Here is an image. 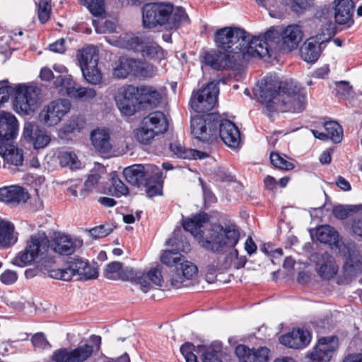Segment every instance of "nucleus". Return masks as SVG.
<instances>
[{"label": "nucleus", "instance_id": "f257e3e1", "mask_svg": "<svg viewBox=\"0 0 362 362\" xmlns=\"http://www.w3.org/2000/svg\"><path fill=\"white\" fill-rule=\"evenodd\" d=\"M209 220V216L206 213L197 214L183 221L182 227L198 239L202 247L213 252L223 253L238 244L240 232L235 225L223 226L220 223H214L202 230L204 224Z\"/></svg>", "mask_w": 362, "mask_h": 362}, {"label": "nucleus", "instance_id": "f03ea898", "mask_svg": "<svg viewBox=\"0 0 362 362\" xmlns=\"http://www.w3.org/2000/svg\"><path fill=\"white\" fill-rule=\"evenodd\" d=\"M260 102L270 112L282 110L300 112L305 109V95L291 81H279L276 76H267L258 90Z\"/></svg>", "mask_w": 362, "mask_h": 362}, {"label": "nucleus", "instance_id": "7ed1b4c3", "mask_svg": "<svg viewBox=\"0 0 362 362\" xmlns=\"http://www.w3.org/2000/svg\"><path fill=\"white\" fill-rule=\"evenodd\" d=\"M216 47L241 62L250 60L252 50L250 34L245 30L235 27L218 29L214 35Z\"/></svg>", "mask_w": 362, "mask_h": 362}, {"label": "nucleus", "instance_id": "20e7f679", "mask_svg": "<svg viewBox=\"0 0 362 362\" xmlns=\"http://www.w3.org/2000/svg\"><path fill=\"white\" fill-rule=\"evenodd\" d=\"M49 275L53 279L66 281L71 280L75 275L79 276L81 279L89 280L96 279L98 271L97 267L90 265L79 257H69L63 268L51 269Z\"/></svg>", "mask_w": 362, "mask_h": 362}, {"label": "nucleus", "instance_id": "39448f33", "mask_svg": "<svg viewBox=\"0 0 362 362\" xmlns=\"http://www.w3.org/2000/svg\"><path fill=\"white\" fill-rule=\"evenodd\" d=\"M219 122L220 115L217 113L195 115L191 119V133L200 141L211 142L217 138Z\"/></svg>", "mask_w": 362, "mask_h": 362}, {"label": "nucleus", "instance_id": "423d86ee", "mask_svg": "<svg viewBox=\"0 0 362 362\" xmlns=\"http://www.w3.org/2000/svg\"><path fill=\"white\" fill-rule=\"evenodd\" d=\"M280 38L281 32L274 26L270 27L264 34L250 35L251 57H272L275 49L280 50Z\"/></svg>", "mask_w": 362, "mask_h": 362}, {"label": "nucleus", "instance_id": "0eeeda50", "mask_svg": "<svg viewBox=\"0 0 362 362\" xmlns=\"http://www.w3.org/2000/svg\"><path fill=\"white\" fill-rule=\"evenodd\" d=\"M218 84V81H211L197 92H193L189 104L194 112L204 113L215 107L219 94Z\"/></svg>", "mask_w": 362, "mask_h": 362}, {"label": "nucleus", "instance_id": "6e6552de", "mask_svg": "<svg viewBox=\"0 0 362 362\" xmlns=\"http://www.w3.org/2000/svg\"><path fill=\"white\" fill-rule=\"evenodd\" d=\"M49 240L45 233L30 237V240L23 252L15 258L13 264L24 267L37 258H43L49 250Z\"/></svg>", "mask_w": 362, "mask_h": 362}, {"label": "nucleus", "instance_id": "1a4fd4ad", "mask_svg": "<svg viewBox=\"0 0 362 362\" xmlns=\"http://www.w3.org/2000/svg\"><path fill=\"white\" fill-rule=\"evenodd\" d=\"M173 11V5L163 3H148L142 8V20L144 28H153L158 25H165L167 28L169 15Z\"/></svg>", "mask_w": 362, "mask_h": 362}, {"label": "nucleus", "instance_id": "9d476101", "mask_svg": "<svg viewBox=\"0 0 362 362\" xmlns=\"http://www.w3.org/2000/svg\"><path fill=\"white\" fill-rule=\"evenodd\" d=\"M71 103L67 99H58L45 106L39 114V120L45 125L52 127L59 124L69 112Z\"/></svg>", "mask_w": 362, "mask_h": 362}, {"label": "nucleus", "instance_id": "9b49d317", "mask_svg": "<svg viewBox=\"0 0 362 362\" xmlns=\"http://www.w3.org/2000/svg\"><path fill=\"white\" fill-rule=\"evenodd\" d=\"M138 88L128 85L120 88L115 96L117 106L122 114L133 115L139 109Z\"/></svg>", "mask_w": 362, "mask_h": 362}, {"label": "nucleus", "instance_id": "f8f14e48", "mask_svg": "<svg viewBox=\"0 0 362 362\" xmlns=\"http://www.w3.org/2000/svg\"><path fill=\"white\" fill-rule=\"evenodd\" d=\"M13 107L17 113L24 115L33 112L37 101V94L33 88L24 85L16 87Z\"/></svg>", "mask_w": 362, "mask_h": 362}, {"label": "nucleus", "instance_id": "ddd939ff", "mask_svg": "<svg viewBox=\"0 0 362 362\" xmlns=\"http://www.w3.org/2000/svg\"><path fill=\"white\" fill-rule=\"evenodd\" d=\"M94 348L85 344L74 349L61 348L55 350L52 356L53 362H85L92 356Z\"/></svg>", "mask_w": 362, "mask_h": 362}, {"label": "nucleus", "instance_id": "4468645a", "mask_svg": "<svg viewBox=\"0 0 362 362\" xmlns=\"http://www.w3.org/2000/svg\"><path fill=\"white\" fill-rule=\"evenodd\" d=\"M338 347L339 341L336 336L322 337L306 358L309 362H329Z\"/></svg>", "mask_w": 362, "mask_h": 362}, {"label": "nucleus", "instance_id": "2eb2a0df", "mask_svg": "<svg viewBox=\"0 0 362 362\" xmlns=\"http://www.w3.org/2000/svg\"><path fill=\"white\" fill-rule=\"evenodd\" d=\"M166 245L175 248L164 251L160 256V261L168 267H175V269H178L179 263L184 258L180 252H187L190 250V245L185 240L181 239L179 241L175 237L168 239L166 241Z\"/></svg>", "mask_w": 362, "mask_h": 362}, {"label": "nucleus", "instance_id": "dca6fc26", "mask_svg": "<svg viewBox=\"0 0 362 362\" xmlns=\"http://www.w3.org/2000/svg\"><path fill=\"white\" fill-rule=\"evenodd\" d=\"M23 137L32 144L35 149L45 148L51 141V136L45 128L31 122L24 124Z\"/></svg>", "mask_w": 362, "mask_h": 362}, {"label": "nucleus", "instance_id": "f3484780", "mask_svg": "<svg viewBox=\"0 0 362 362\" xmlns=\"http://www.w3.org/2000/svg\"><path fill=\"white\" fill-rule=\"evenodd\" d=\"M327 37H325L324 31L321 34L308 39L300 48V54L301 58L306 62H315L322 52L321 45L324 42H327Z\"/></svg>", "mask_w": 362, "mask_h": 362}, {"label": "nucleus", "instance_id": "a211bd4d", "mask_svg": "<svg viewBox=\"0 0 362 362\" xmlns=\"http://www.w3.org/2000/svg\"><path fill=\"white\" fill-rule=\"evenodd\" d=\"M204 62L206 65L216 70L233 69L242 63L221 49L211 50L206 52L204 56Z\"/></svg>", "mask_w": 362, "mask_h": 362}, {"label": "nucleus", "instance_id": "6ab92c4d", "mask_svg": "<svg viewBox=\"0 0 362 362\" xmlns=\"http://www.w3.org/2000/svg\"><path fill=\"white\" fill-rule=\"evenodd\" d=\"M18 122L11 112H0V145L12 142L18 135Z\"/></svg>", "mask_w": 362, "mask_h": 362}, {"label": "nucleus", "instance_id": "aec40b11", "mask_svg": "<svg viewBox=\"0 0 362 362\" xmlns=\"http://www.w3.org/2000/svg\"><path fill=\"white\" fill-rule=\"evenodd\" d=\"M310 260L317 265L319 276L323 279H329L338 272V267L335 264L334 257L327 252H314L310 256Z\"/></svg>", "mask_w": 362, "mask_h": 362}, {"label": "nucleus", "instance_id": "412c9836", "mask_svg": "<svg viewBox=\"0 0 362 362\" xmlns=\"http://www.w3.org/2000/svg\"><path fill=\"white\" fill-rule=\"evenodd\" d=\"M218 135L229 147L235 148L240 143V132L238 127L228 119H221L218 124Z\"/></svg>", "mask_w": 362, "mask_h": 362}, {"label": "nucleus", "instance_id": "4be33fe9", "mask_svg": "<svg viewBox=\"0 0 362 362\" xmlns=\"http://www.w3.org/2000/svg\"><path fill=\"white\" fill-rule=\"evenodd\" d=\"M334 17L335 23L351 28L354 23V4L352 0H335Z\"/></svg>", "mask_w": 362, "mask_h": 362}, {"label": "nucleus", "instance_id": "5701e85b", "mask_svg": "<svg viewBox=\"0 0 362 362\" xmlns=\"http://www.w3.org/2000/svg\"><path fill=\"white\" fill-rule=\"evenodd\" d=\"M303 32L299 25H291L281 31L280 50L291 52L296 49L301 41Z\"/></svg>", "mask_w": 362, "mask_h": 362}, {"label": "nucleus", "instance_id": "b1692460", "mask_svg": "<svg viewBox=\"0 0 362 362\" xmlns=\"http://www.w3.org/2000/svg\"><path fill=\"white\" fill-rule=\"evenodd\" d=\"M29 194L20 186L11 185L0 188V202L12 206L27 202Z\"/></svg>", "mask_w": 362, "mask_h": 362}, {"label": "nucleus", "instance_id": "393cba45", "mask_svg": "<svg viewBox=\"0 0 362 362\" xmlns=\"http://www.w3.org/2000/svg\"><path fill=\"white\" fill-rule=\"evenodd\" d=\"M311 336L308 330L297 329L279 338L281 344L292 349H303L310 341Z\"/></svg>", "mask_w": 362, "mask_h": 362}, {"label": "nucleus", "instance_id": "a878e982", "mask_svg": "<svg viewBox=\"0 0 362 362\" xmlns=\"http://www.w3.org/2000/svg\"><path fill=\"white\" fill-rule=\"evenodd\" d=\"M235 352L240 362H267L269 360V350L266 347L254 351L240 344L236 346Z\"/></svg>", "mask_w": 362, "mask_h": 362}, {"label": "nucleus", "instance_id": "bb28decb", "mask_svg": "<svg viewBox=\"0 0 362 362\" xmlns=\"http://www.w3.org/2000/svg\"><path fill=\"white\" fill-rule=\"evenodd\" d=\"M155 165L145 167L142 165H134L124 168L123 175L126 180L131 185L141 186L146 182L148 176L151 174V168Z\"/></svg>", "mask_w": 362, "mask_h": 362}, {"label": "nucleus", "instance_id": "cd10ccee", "mask_svg": "<svg viewBox=\"0 0 362 362\" xmlns=\"http://www.w3.org/2000/svg\"><path fill=\"white\" fill-rule=\"evenodd\" d=\"M137 88L139 107H155L160 103L161 95L154 87L140 86Z\"/></svg>", "mask_w": 362, "mask_h": 362}, {"label": "nucleus", "instance_id": "c85d7f7f", "mask_svg": "<svg viewBox=\"0 0 362 362\" xmlns=\"http://www.w3.org/2000/svg\"><path fill=\"white\" fill-rule=\"evenodd\" d=\"M197 272V267L193 263L182 259L176 269V274L171 279V284L173 287L178 288L183 285L184 280L190 279Z\"/></svg>", "mask_w": 362, "mask_h": 362}, {"label": "nucleus", "instance_id": "c756f323", "mask_svg": "<svg viewBox=\"0 0 362 362\" xmlns=\"http://www.w3.org/2000/svg\"><path fill=\"white\" fill-rule=\"evenodd\" d=\"M92 144L97 152L101 155L108 154L111 149L110 134L105 129H95L90 135Z\"/></svg>", "mask_w": 362, "mask_h": 362}, {"label": "nucleus", "instance_id": "7c9ffc66", "mask_svg": "<svg viewBox=\"0 0 362 362\" xmlns=\"http://www.w3.org/2000/svg\"><path fill=\"white\" fill-rule=\"evenodd\" d=\"M142 124H145L149 129H153L157 134H161L166 132L168 129V122L165 115L160 111H156L150 113L142 120Z\"/></svg>", "mask_w": 362, "mask_h": 362}, {"label": "nucleus", "instance_id": "2f4dec72", "mask_svg": "<svg viewBox=\"0 0 362 362\" xmlns=\"http://www.w3.org/2000/svg\"><path fill=\"white\" fill-rule=\"evenodd\" d=\"M0 156L8 164L15 166L23 165V150L16 148L13 145V141L0 145Z\"/></svg>", "mask_w": 362, "mask_h": 362}, {"label": "nucleus", "instance_id": "473e14b6", "mask_svg": "<svg viewBox=\"0 0 362 362\" xmlns=\"http://www.w3.org/2000/svg\"><path fill=\"white\" fill-rule=\"evenodd\" d=\"M151 174L148 176L144 186L146 187L147 196L153 197L162 194V171L158 167L151 168Z\"/></svg>", "mask_w": 362, "mask_h": 362}, {"label": "nucleus", "instance_id": "72a5a7b5", "mask_svg": "<svg viewBox=\"0 0 362 362\" xmlns=\"http://www.w3.org/2000/svg\"><path fill=\"white\" fill-rule=\"evenodd\" d=\"M51 248L57 253L62 255H70L76 250V245L72 241V239L64 234H59L56 235L51 243H49V247Z\"/></svg>", "mask_w": 362, "mask_h": 362}, {"label": "nucleus", "instance_id": "f704fd0d", "mask_svg": "<svg viewBox=\"0 0 362 362\" xmlns=\"http://www.w3.org/2000/svg\"><path fill=\"white\" fill-rule=\"evenodd\" d=\"M140 54L144 59L158 62L167 56V52L149 37H147Z\"/></svg>", "mask_w": 362, "mask_h": 362}, {"label": "nucleus", "instance_id": "c9c22d12", "mask_svg": "<svg viewBox=\"0 0 362 362\" xmlns=\"http://www.w3.org/2000/svg\"><path fill=\"white\" fill-rule=\"evenodd\" d=\"M223 344L220 341H214L210 345H199L197 352L202 353L203 362H223L221 357Z\"/></svg>", "mask_w": 362, "mask_h": 362}, {"label": "nucleus", "instance_id": "e433bc0d", "mask_svg": "<svg viewBox=\"0 0 362 362\" xmlns=\"http://www.w3.org/2000/svg\"><path fill=\"white\" fill-rule=\"evenodd\" d=\"M144 277V272L132 267H125L119 272L120 279L139 284L143 292L146 293L149 290V282Z\"/></svg>", "mask_w": 362, "mask_h": 362}, {"label": "nucleus", "instance_id": "4c0bfd02", "mask_svg": "<svg viewBox=\"0 0 362 362\" xmlns=\"http://www.w3.org/2000/svg\"><path fill=\"white\" fill-rule=\"evenodd\" d=\"M146 38L147 36L141 35L125 34L120 37L118 42L119 45L124 49L141 53Z\"/></svg>", "mask_w": 362, "mask_h": 362}, {"label": "nucleus", "instance_id": "58836bf2", "mask_svg": "<svg viewBox=\"0 0 362 362\" xmlns=\"http://www.w3.org/2000/svg\"><path fill=\"white\" fill-rule=\"evenodd\" d=\"M14 225L8 221H0V245L4 248L13 245L18 240L14 234Z\"/></svg>", "mask_w": 362, "mask_h": 362}, {"label": "nucleus", "instance_id": "ea45409f", "mask_svg": "<svg viewBox=\"0 0 362 362\" xmlns=\"http://www.w3.org/2000/svg\"><path fill=\"white\" fill-rule=\"evenodd\" d=\"M333 15L332 9L326 6L320 8L315 13L316 18L327 26L325 30H322L325 32V35H327V40H330L336 34V26L332 21Z\"/></svg>", "mask_w": 362, "mask_h": 362}, {"label": "nucleus", "instance_id": "a19ab883", "mask_svg": "<svg viewBox=\"0 0 362 362\" xmlns=\"http://www.w3.org/2000/svg\"><path fill=\"white\" fill-rule=\"evenodd\" d=\"M317 240L324 244L339 247V233L329 226H322L317 229Z\"/></svg>", "mask_w": 362, "mask_h": 362}, {"label": "nucleus", "instance_id": "79ce46f5", "mask_svg": "<svg viewBox=\"0 0 362 362\" xmlns=\"http://www.w3.org/2000/svg\"><path fill=\"white\" fill-rule=\"evenodd\" d=\"M170 149L174 153L178 158L182 159H195L197 158H204L207 156L208 154L206 153L201 152L197 150L192 148H186L185 146L181 145L178 141L170 144Z\"/></svg>", "mask_w": 362, "mask_h": 362}, {"label": "nucleus", "instance_id": "37998d69", "mask_svg": "<svg viewBox=\"0 0 362 362\" xmlns=\"http://www.w3.org/2000/svg\"><path fill=\"white\" fill-rule=\"evenodd\" d=\"M135 59L120 58L113 69V75L117 78H126L129 75L134 76Z\"/></svg>", "mask_w": 362, "mask_h": 362}, {"label": "nucleus", "instance_id": "c03bdc74", "mask_svg": "<svg viewBox=\"0 0 362 362\" xmlns=\"http://www.w3.org/2000/svg\"><path fill=\"white\" fill-rule=\"evenodd\" d=\"M78 57L81 70L89 66L92 68L98 66V55L95 53L93 47H88L83 49Z\"/></svg>", "mask_w": 362, "mask_h": 362}, {"label": "nucleus", "instance_id": "a18cd8bd", "mask_svg": "<svg viewBox=\"0 0 362 362\" xmlns=\"http://www.w3.org/2000/svg\"><path fill=\"white\" fill-rule=\"evenodd\" d=\"M189 18L185 9L180 6L174 8L169 15L166 29H177L182 23H189Z\"/></svg>", "mask_w": 362, "mask_h": 362}, {"label": "nucleus", "instance_id": "49530a36", "mask_svg": "<svg viewBox=\"0 0 362 362\" xmlns=\"http://www.w3.org/2000/svg\"><path fill=\"white\" fill-rule=\"evenodd\" d=\"M325 129L328 135V139L334 144H339L343 138V129L341 126L335 121L326 122L324 124Z\"/></svg>", "mask_w": 362, "mask_h": 362}, {"label": "nucleus", "instance_id": "de8ad7c7", "mask_svg": "<svg viewBox=\"0 0 362 362\" xmlns=\"http://www.w3.org/2000/svg\"><path fill=\"white\" fill-rule=\"evenodd\" d=\"M134 76L137 78H152L156 74V68L152 64L135 59Z\"/></svg>", "mask_w": 362, "mask_h": 362}, {"label": "nucleus", "instance_id": "09e8293b", "mask_svg": "<svg viewBox=\"0 0 362 362\" xmlns=\"http://www.w3.org/2000/svg\"><path fill=\"white\" fill-rule=\"evenodd\" d=\"M54 86L56 88L60 87L62 90H64L70 98L73 97L71 92H74L77 88L71 76L68 75L57 76L54 81Z\"/></svg>", "mask_w": 362, "mask_h": 362}, {"label": "nucleus", "instance_id": "8fccbe9b", "mask_svg": "<svg viewBox=\"0 0 362 362\" xmlns=\"http://www.w3.org/2000/svg\"><path fill=\"white\" fill-rule=\"evenodd\" d=\"M104 171V166L100 164H98L97 169L90 172L87 180L84 182V189L81 192V195H84L83 194L85 192H90L93 189L101 178V173Z\"/></svg>", "mask_w": 362, "mask_h": 362}, {"label": "nucleus", "instance_id": "3c124183", "mask_svg": "<svg viewBox=\"0 0 362 362\" xmlns=\"http://www.w3.org/2000/svg\"><path fill=\"white\" fill-rule=\"evenodd\" d=\"M136 139L141 144H149L153 138L158 135L153 129H149L145 124L141 123L140 128L135 130Z\"/></svg>", "mask_w": 362, "mask_h": 362}, {"label": "nucleus", "instance_id": "603ef678", "mask_svg": "<svg viewBox=\"0 0 362 362\" xmlns=\"http://www.w3.org/2000/svg\"><path fill=\"white\" fill-rule=\"evenodd\" d=\"M59 160L62 167H69L71 169L80 168L81 163L74 153L62 152L59 156Z\"/></svg>", "mask_w": 362, "mask_h": 362}, {"label": "nucleus", "instance_id": "864d4df0", "mask_svg": "<svg viewBox=\"0 0 362 362\" xmlns=\"http://www.w3.org/2000/svg\"><path fill=\"white\" fill-rule=\"evenodd\" d=\"M334 91L336 96L343 99H348L354 94L352 86L346 81L336 82Z\"/></svg>", "mask_w": 362, "mask_h": 362}, {"label": "nucleus", "instance_id": "5fc2aeb1", "mask_svg": "<svg viewBox=\"0 0 362 362\" xmlns=\"http://www.w3.org/2000/svg\"><path fill=\"white\" fill-rule=\"evenodd\" d=\"M52 11L51 0H40L37 4L38 19L42 23H47Z\"/></svg>", "mask_w": 362, "mask_h": 362}, {"label": "nucleus", "instance_id": "6e6d98bb", "mask_svg": "<svg viewBox=\"0 0 362 362\" xmlns=\"http://www.w3.org/2000/svg\"><path fill=\"white\" fill-rule=\"evenodd\" d=\"M95 16H101L104 11V0H79Z\"/></svg>", "mask_w": 362, "mask_h": 362}, {"label": "nucleus", "instance_id": "4d7b16f0", "mask_svg": "<svg viewBox=\"0 0 362 362\" xmlns=\"http://www.w3.org/2000/svg\"><path fill=\"white\" fill-rule=\"evenodd\" d=\"M83 76L86 81L89 83L96 85L100 83L102 80V74L98 66L87 67L81 70Z\"/></svg>", "mask_w": 362, "mask_h": 362}, {"label": "nucleus", "instance_id": "13d9d810", "mask_svg": "<svg viewBox=\"0 0 362 362\" xmlns=\"http://www.w3.org/2000/svg\"><path fill=\"white\" fill-rule=\"evenodd\" d=\"M270 160L275 168L279 169L290 170L294 168V165L284 159L279 153L272 152Z\"/></svg>", "mask_w": 362, "mask_h": 362}, {"label": "nucleus", "instance_id": "bf43d9fd", "mask_svg": "<svg viewBox=\"0 0 362 362\" xmlns=\"http://www.w3.org/2000/svg\"><path fill=\"white\" fill-rule=\"evenodd\" d=\"M113 228L112 225L105 223L90 229L88 233L93 239H98L107 236L112 232Z\"/></svg>", "mask_w": 362, "mask_h": 362}, {"label": "nucleus", "instance_id": "052dcab7", "mask_svg": "<svg viewBox=\"0 0 362 362\" xmlns=\"http://www.w3.org/2000/svg\"><path fill=\"white\" fill-rule=\"evenodd\" d=\"M71 98L82 100L93 99L96 96V91L93 88L78 86L74 92H71Z\"/></svg>", "mask_w": 362, "mask_h": 362}, {"label": "nucleus", "instance_id": "680f3d73", "mask_svg": "<svg viewBox=\"0 0 362 362\" xmlns=\"http://www.w3.org/2000/svg\"><path fill=\"white\" fill-rule=\"evenodd\" d=\"M122 268V264L119 262H112L106 265L104 276L109 279L115 280L119 279V272Z\"/></svg>", "mask_w": 362, "mask_h": 362}, {"label": "nucleus", "instance_id": "e2e57ef3", "mask_svg": "<svg viewBox=\"0 0 362 362\" xmlns=\"http://www.w3.org/2000/svg\"><path fill=\"white\" fill-rule=\"evenodd\" d=\"M357 206H335L332 209V214L337 218L344 220L348 218L350 212L357 211Z\"/></svg>", "mask_w": 362, "mask_h": 362}, {"label": "nucleus", "instance_id": "0e129e2a", "mask_svg": "<svg viewBox=\"0 0 362 362\" xmlns=\"http://www.w3.org/2000/svg\"><path fill=\"white\" fill-rule=\"evenodd\" d=\"M144 278L149 282V286L151 283H153L156 286H161L163 284V277L161 275V270L158 268H152L147 273L144 272Z\"/></svg>", "mask_w": 362, "mask_h": 362}, {"label": "nucleus", "instance_id": "69168bd1", "mask_svg": "<svg viewBox=\"0 0 362 362\" xmlns=\"http://www.w3.org/2000/svg\"><path fill=\"white\" fill-rule=\"evenodd\" d=\"M16 94V87L8 84V81H3L0 82V102L4 103L7 102L11 95Z\"/></svg>", "mask_w": 362, "mask_h": 362}, {"label": "nucleus", "instance_id": "338daca9", "mask_svg": "<svg viewBox=\"0 0 362 362\" xmlns=\"http://www.w3.org/2000/svg\"><path fill=\"white\" fill-rule=\"evenodd\" d=\"M194 351H196L195 346L191 342H186L184 344H182L180 347V352L182 355L184 356L186 362H192V361H195V358H197V357L194 354Z\"/></svg>", "mask_w": 362, "mask_h": 362}, {"label": "nucleus", "instance_id": "774afa93", "mask_svg": "<svg viewBox=\"0 0 362 362\" xmlns=\"http://www.w3.org/2000/svg\"><path fill=\"white\" fill-rule=\"evenodd\" d=\"M31 342L35 348L45 349L47 347H50L49 341L42 332L35 334L31 338Z\"/></svg>", "mask_w": 362, "mask_h": 362}]
</instances>
